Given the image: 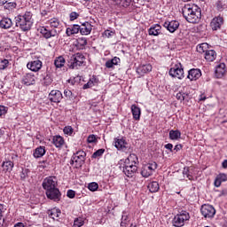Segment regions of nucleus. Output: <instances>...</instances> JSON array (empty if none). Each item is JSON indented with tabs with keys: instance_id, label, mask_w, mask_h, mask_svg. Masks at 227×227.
<instances>
[{
	"instance_id": "41",
	"label": "nucleus",
	"mask_w": 227,
	"mask_h": 227,
	"mask_svg": "<svg viewBox=\"0 0 227 227\" xmlns=\"http://www.w3.org/2000/svg\"><path fill=\"white\" fill-rule=\"evenodd\" d=\"M129 215L127 213L123 212L122 216H121V227H127L129 226Z\"/></svg>"
},
{
	"instance_id": "24",
	"label": "nucleus",
	"mask_w": 227,
	"mask_h": 227,
	"mask_svg": "<svg viewBox=\"0 0 227 227\" xmlns=\"http://www.w3.org/2000/svg\"><path fill=\"white\" fill-rule=\"evenodd\" d=\"M160 29H162V27H160V25L159 24L153 25L148 29V35L150 36H159V35H160Z\"/></svg>"
},
{
	"instance_id": "54",
	"label": "nucleus",
	"mask_w": 227,
	"mask_h": 227,
	"mask_svg": "<svg viewBox=\"0 0 227 227\" xmlns=\"http://www.w3.org/2000/svg\"><path fill=\"white\" fill-rule=\"evenodd\" d=\"M90 82L92 83V86H97V84L99 82L98 78H97L95 75L90 78Z\"/></svg>"
},
{
	"instance_id": "52",
	"label": "nucleus",
	"mask_w": 227,
	"mask_h": 227,
	"mask_svg": "<svg viewBox=\"0 0 227 227\" xmlns=\"http://www.w3.org/2000/svg\"><path fill=\"white\" fill-rule=\"evenodd\" d=\"M64 95L66 98H67L69 100L74 98V94L72 93V90L66 89L64 90Z\"/></svg>"
},
{
	"instance_id": "57",
	"label": "nucleus",
	"mask_w": 227,
	"mask_h": 227,
	"mask_svg": "<svg viewBox=\"0 0 227 227\" xmlns=\"http://www.w3.org/2000/svg\"><path fill=\"white\" fill-rule=\"evenodd\" d=\"M67 196V198H70L71 200H73V198H75V191L68 190Z\"/></svg>"
},
{
	"instance_id": "3",
	"label": "nucleus",
	"mask_w": 227,
	"mask_h": 227,
	"mask_svg": "<svg viewBox=\"0 0 227 227\" xmlns=\"http://www.w3.org/2000/svg\"><path fill=\"white\" fill-rule=\"evenodd\" d=\"M86 63V57L82 53H75L69 57L67 60V67L71 70H78L79 67H82Z\"/></svg>"
},
{
	"instance_id": "45",
	"label": "nucleus",
	"mask_w": 227,
	"mask_h": 227,
	"mask_svg": "<svg viewBox=\"0 0 227 227\" xmlns=\"http://www.w3.org/2000/svg\"><path fill=\"white\" fill-rule=\"evenodd\" d=\"M106 152V149H98L92 154V159H97L98 157H102L104 155V153Z\"/></svg>"
},
{
	"instance_id": "12",
	"label": "nucleus",
	"mask_w": 227,
	"mask_h": 227,
	"mask_svg": "<svg viewBox=\"0 0 227 227\" xmlns=\"http://www.w3.org/2000/svg\"><path fill=\"white\" fill-rule=\"evenodd\" d=\"M41 35L43 36V38H45L46 40H49V38H52L54 36H58V35H59L58 33V30H56V28H52L51 30L47 29V27H42L39 29Z\"/></svg>"
},
{
	"instance_id": "32",
	"label": "nucleus",
	"mask_w": 227,
	"mask_h": 227,
	"mask_svg": "<svg viewBox=\"0 0 227 227\" xmlns=\"http://www.w3.org/2000/svg\"><path fill=\"white\" fill-rule=\"evenodd\" d=\"M45 155V147L39 146L34 152V157L35 159H40V157H43Z\"/></svg>"
},
{
	"instance_id": "26",
	"label": "nucleus",
	"mask_w": 227,
	"mask_h": 227,
	"mask_svg": "<svg viewBox=\"0 0 227 227\" xmlns=\"http://www.w3.org/2000/svg\"><path fill=\"white\" fill-rule=\"evenodd\" d=\"M205 59L209 62L215 61V58H217V53L214 50H207L204 53Z\"/></svg>"
},
{
	"instance_id": "15",
	"label": "nucleus",
	"mask_w": 227,
	"mask_h": 227,
	"mask_svg": "<svg viewBox=\"0 0 227 227\" xmlns=\"http://www.w3.org/2000/svg\"><path fill=\"white\" fill-rule=\"evenodd\" d=\"M224 24V19L221 16L215 17L210 22V27L213 31H217Z\"/></svg>"
},
{
	"instance_id": "44",
	"label": "nucleus",
	"mask_w": 227,
	"mask_h": 227,
	"mask_svg": "<svg viewBox=\"0 0 227 227\" xmlns=\"http://www.w3.org/2000/svg\"><path fill=\"white\" fill-rule=\"evenodd\" d=\"M73 226L74 227L84 226V220H82V218H81V217H78V218L74 219Z\"/></svg>"
},
{
	"instance_id": "64",
	"label": "nucleus",
	"mask_w": 227,
	"mask_h": 227,
	"mask_svg": "<svg viewBox=\"0 0 227 227\" xmlns=\"http://www.w3.org/2000/svg\"><path fill=\"white\" fill-rule=\"evenodd\" d=\"M14 227H24V223H18L14 225Z\"/></svg>"
},
{
	"instance_id": "23",
	"label": "nucleus",
	"mask_w": 227,
	"mask_h": 227,
	"mask_svg": "<svg viewBox=\"0 0 227 227\" xmlns=\"http://www.w3.org/2000/svg\"><path fill=\"white\" fill-rule=\"evenodd\" d=\"M91 29H93V26L90 25V22L86 21L82 24L80 27L81 35H90L91 33Z\"/></svg>"
},
{
	"instance_id": "37",
	"label": "nucleus",
	"mask_w": 227,
	"mask_h": 227,
	"mask_svg": "<svg viewBox=\"0 0 227 227\" xmlns=\"http://www.w3.org/2000/svg\"><path fill=\"white\" fill-rule=\"evenodd\" d=\"M180 136H182V132L180 130H173L171 129L169 131V138L172 139L173 141H176V139H180Z\"/></svg>"
},
{
	"instance_id": "36",
	"label": "nucleus",
	"mask_w": 227,
	"mask_h": 227,
	"mask_svg": "<svg viewBox=\"0 0 227 227\" xmlns=\"http://www.w3.org/2000/svg\"><path fill=\"white\" fill-rule=\"evenodd\" d=\"M65 62H66L65 58H63L62 56H59L55 59L54 65L56 68H62V67H65Z\"/></svg>"
},
{
	"instance_id": "1",
	"label": "nucleus",
	"mask_w": 227,
	"mask_h": 227,
	"mask_svg": "<svg viewBox=\"0 0 227 227\" xmlns=\"http://www.w3.org/2000/svg\"><path fill=\"white\" fill-rule=\"evenodd\" d=\"M15 27H19L22 33H27L31 31L35 20L33 19V12L31 11H26L18 14L14 18Z\"/></svg>"
},
{
	"instance_id": "49",
	"label": "nucleus",
	"mask_w": 227,
	"mask_h": 227,
	"mask_svg": "<svg viewBox=\"0 0 227 227\" xmlns=\"http://www.w3.org/2000/svg\"><path fill=\"white\" fill-rule=\"evenodd\" d=\"M64 134H67V136H72L74 134V129L72 126H66L64 128Z\"/></svg>"
},
{
	"instance_id": "21",
	"label": "nucleus",
	"mask_w": 227,
	"mask_h": 227,
	"mask_svg": "<svg viewBox=\"0 0 227 227\" xmlns=\"http://www.w3.org/2000/svg\"><path fill=\"white\" fill-rule=\"evenodd\" d=\"M149 72H152V65L150 64L141 65L137 68L138 75H145V74H149Z\"/></svg>"
},
{
	"instance_id": "50",
	"label": "nucleus",
	"mask_w": 227,
	"mask_h": 227,
	"mask_svg": "<svg viewBox=\"0 0 227 227\" xmlns=\"http://www.w3.org/2000/svg\"><path fill=\"white\" fill-rule=\"evenodd\" d=\"M122 0H111V4L114 8H121Z\"/></svg>"
},
{
	"instance_id": "47",
	"label": "nucleus",
	"mask_w": 227,
	"mask_h": 227,
	"mask_svg": "<svg viewBox=\"0 0 227 227\" xmlns=\"http://www.w3.org/2000/svg\"><path fill=\"white\" fill-rule=\"evenodd\" d=\"M216 6V10H218V12H223V10H224V7L226 6V4H224V3H223V1L218 0L215 4Z\"/></svg>"
},
{
	"instance_id": "43",
	"label": "nucleus",
	"mask_w": 227,
	"mask_h": 227,
	"mask_svg": "<svg viewBox=\"0 0 227 227\" xmlns=\"http://www.w3.org/2000/svg\"><path fill=\"white\" fill-rule=\"evenodd\" d=\"M42 83L43 86H51V84H52V77H51V74H46L43 77Z\"/></svg>"
},
{
	"instance_id": "5",
	"label": "nucleus",
	"mask_w": 227,
	"mask_h": 227,
	"mask_svg": "<svg viewBox=\"0 0 227 227\" xmlns=\"http://www.w3.org/2000/svg\"><path fill=\"white\" fill-rule=\"evenodd\" d=\"M86 160V153L84 151H78L74 153L70 160L71 165H74V168L79 169V168H82L84 161Z\"/></svg>"
},
{
	"instance_id": "28",
	"label": "nucleus",
	"mask_w": 227,
	"mask_h": 227,
	"mask_svg": "<svg viewBox=\"0 0 227 227\" xmlns=\"http://www.w3.org/2000/svg\"><path fill=\"white\" fill-rule=\"evenodd\" d=\"M131 113L133 114L134 120L139 121L141 119V108H139L137 106H131Z\"/></svg>"
},
{
	"instance_id": "34",
	"label": "nucleus",
	"mask_w": 227,
	"mask_h": 227,
	"mask_svg": "<svg viewBox=\"0 0 227 227\" xmlns=\"http://www.w3.org/2000/svg\"><path fill=\"white\" fill-rule=\"evenodd\" d=\"M148 189L150 192H157L160 187L159 186V183L157 181H153L149 183Z\"/></svg>"
},
{
	"instance_id": "7",
	"label": "nucleus",
	"mask_w": 227,
	"mask_h": 227,
	"mask_svg": "<svg viewBox=\"0 0 227 227\" xmlns=\"http://www.w3.org/2000/svg\"><path fill=\"white\" fill-rule=\"evenodd\" d=\"M200 212L206 219H212L215 215V208L212 205L204 204L201 206Z\"/></svg>"
},
{
	"instance_id": "13",
	"label": "nucleus",
	"mask_w": 227,
	"mask_h": 227,
	"mask_svg": "<svg viewBox=\"0 0 227 227\" xmlns=\"http://www.w3.org/2000/svg\"><path fill=\"white\" fill-rule=\"evenodd\" d=\"M21 82L25 86H33L36 82V76L31 73L25 74L21 79Z\"/></svg>"
},
{
	"instance_id": "27",
	"label": "nucleus",
	"mask_w": 227,
	"mask_h": 227,
	"mask_svg": "<svg viewBox=\"0 0 227 227\" xmlns=\"http://www.w3.org/2000/svg\"><path fill=\"white\" fill-rule=\"evenodd\" d=\"M81 32V26L79 25H73L72 27H69L66 30V35L68 36H72V35H77V33Z\"/></svg>"
},
{
	"instance_id": "11",
	"label": "nucleus",
	"mask_w": 227,
	"mask_h": 227,
	"mask_svg": "<svg viewBox=\"0 0 227 227\" xmlns=\"http://www.w3.org/2000/svg\"><path fill=\"white\" fill-rule=\"evenodd\" d=\"M46 196L48 200H52V201H59L61 200V192L58 188H52L46 191Z\"/></svg>"
},
{
	"instance_id": "59",
	"label": "nucleus",
	"mask_w": 227,
	"mask_h": 227,
	"mask_svg": "<svg viewBox=\"0 0 227 227\" xmlns=\"http://www.w3.org/2000/svg\"><path fill=\"white\" fill-rule=\"evenodd\" d=\"M7 110L4 106H0V116H4V114H6Z\"/></svg>"
},
{
	"instance_id": "39",
	"label": "nucleus",
	"mask_w": 227,
	"mask_h": 227,
	"mask_svg": "<svg viewBox=\"0 0 227 227\" xmlns=\"http://www.w3.org/2000/svg\"><path fill=\"white\" fill-rule=\"evenodd\" d=\"M3 168L4 171H8L9 173L13 169V161L8 160L3 163Z\"/></svg>"
},
{
	"instance_id": "48",
	"label": "nucleus",
	"mask_w": 227,
	"mask_h": 227,
	"mask_svg": "<svg viewBox=\"0 0 227 227\" xmlns=\"http://www.w3.org/2000/svg\"><path fill=\"white\" fill-rule=\"evenodd\" d=\"M88 189L90 191H91L92 192H95V191H97L98 189V184L93 182V183H90L88 185Z\"/></svg>"
},
{
	"instance_id": "25",
	"label": "nucleus",
	"mask_w": 227,
	"mask_h": 227,
	"mask_svg": "<svg viewBox=\"0 0 227 227\" xmlns=\"http://www.w3.org/2000/svg\"><path fill=\"white\" fill-rule=\"evenodd\" d=\"M13 26V21L10 18H3L0 20V27L1 29H10Z\"/></svg>"
},
{
	"instance_id": "35",
	"label": "nucleus",
	"mask_w": 227,
	"mask_h": 227,
	"mask_svg": "<svg viewBox=\"0 0 227 227\" xmlns=\"http://www.w3.org/2000/svg\"><path fill=\"white\" fill-rule=\"evenodd\" d=\"M207 51H208V43H202L197 45V52H200V54H205Z\"/></svg>"
},
{
	"instance_id": "29",
	"label": "nucleus",
	"mask_w": 227,
	"mask_h": 227,
	"mask_svg": "<svg viewBox=\"0 0 227 227\" xmlns=\"http://www.w3.org/2000/svg\"><path fill=\"white\" fill-rule=\"evenodd\" d=\"M121 59L118 57H114L112 59H109L106 62L105 66L106 68H114L116 65H120Z\"/></svg>"
},
{
	"instance_id": "60",
	"label": "nucleus",
	"mask_w": 227,
	"mask_h": 227,
	"mask_svg": "<svg viewBox=\"0 0 227 227\" xmlns=\"http://www.w3.org/2000/svg\"><path fill=\"white\" fill-rule=\"evenodd\" d=\"M93 84L91 83V82L89 80V82H87V83H85L84 85H83V90H89V88H93Z\"/></svg>"
},
{
	"instance_id": "46",
	"label": "nucleus",
	"mask_w": 227,
	"mask_h": 227,
	"mask_svg": "<svg viewBox=\"0 0 227 227\" xmlns=\"http://www.w3.org/2000/svg\"><path fill=\"white\" fill-rule=\"evenodd\" d=\"M9 63L10 61H8V59H6L0 60V70H4L5 68H8Z\"/></svg>"
},
{
	"instance_id": "22",
	"label": "nucleus",
	"mask_w": 227,
	"mask_h": 227,
	"mask_svg": "<svg viewBox=\"0 0 227 227\" xmlns=\"http://www.w3.org/2000/svg\"><path fill=\"white\" fill-rule=\"evenodd\" d=\"M88 45V39L86 37H79L76 39L75 47L78 51H84Z\"/></svg>"
},
{
	"instance_id": "8",
	"label": "nucleus",
	"mask_w": 227,
	"mask_h": 227,
	"mask_svg": "<svg viewBox=\"0 0 227 227\" xmlns=\"http://www.w3.org/2000/svg\"><path fill=\"white\" fill-rule=\"evenodd\" d=\"M43 187L45 191L56 189V187H58V178H56V176L46 177L43 182Z\"/></svg>"
},
{
	"instance_id": "17",
	"label": "nucleus",
	"mask_w": 227,
	"mask_h": 227,
	"mask_svg": "<svg viewBox=\"0 0 227 227\" xmlns=\"http://www.w3.org/2000/svg\"><path fill=\"white\" fill-rule=\"evenodd\" d=\"M114 145L117 150H121L122 152L127 151L129 148V144L123 138H114Z\"/></svg>"
},
{
	"instance_id": "19",
	"label": "nucleus",
	"mask_w": 227,
	"mask_h": 227,
	"mask_svg": "<svg viewBox=\"0 0 227 227\" xmlns=\"http://www.w3.org/2000/svg\"><path fill=\"white\" fill-rule=\"evenodd\" d=\"M42 61L41 60H34L30 61L27 64V67L28 70H31V72H39L42 69Z\"/></svg>"
},
{
	"instance_id": "62",
	"label": "nucleus",
	"mask_w": 227,
	"mask_h": 227,
	"mask_svg": "<svg viewBox=\"0 0 227 227\" xmlns=\"http://www.w3.org/2000/svg\"><path fill=\"white\" fill-rule=\"evenodd\" d=\"M166 150H169V152H173V144L165 145Z\"/></svg>"
},
{
	"instance_id": "9",
	"label": "nucleus",
	"mask_w": 227,
	"mask_h": 227,
	"mask_svg": "<svg viewBox=\"0 0 227 227\" xmlns=\"http://www.w3.org/2000/svg\"><path fill=\"white\" fill-rule=\"evenodd\" d=\"M169 75L171 77H176L177 79H182L184 77V67H182L181 63H177L174 67L170 68Z\"/></svg>"
},
{
	"instance_id": "18",
	"label": "nucleus",
	"mask_w": 227,
	"mask_h": 227,
	"mask_svg": "<svg viewBox=\"0 0 227 227\" xmlns=\"http://www.w3.org/2000/svg\"><path fill=\"white\" fill-rule=\"evenodd\" d=\"M201 77V70L199 68H192L188 71L187 79L190 81H198Z\"/></svg>"
},
{
	"instance_id": "38",
	"label": "nucleus",
	"mask_w": 227,
	"mask_h": 227,
	"mask_svg": "<svg viewBox=\"0 0 227 227\" xmlns=\"http://www.w3.org/2000/svg\"><path fill=\"white\" fill-rule=\"evenodd\" d=\"M49 24H50L51 27L58 28V27H59V26H61V21H59V19H58V18H51L49 20Z\"/></svg>"
},
{
	"instance_id": "63",
	"label": "nucleus",
	"mask_w": 227,
	"mask_h": 227,
	"mask_svg": "<svg viewBox=\"0 0 227 227\" xmlns=\"http://www.w3.org/2000/svg\"><path fill=\"white\" fill-rule=\"evenodd\" d=\"M174 150L176 152H180V150H182V145H176L175 147H174Z\"/></svg>"
},
{
	"instance_id": "51",
	"label": "nucleus",
	"mask_w": 227,
	"mask_h": 227,
	"mask_svg": "<svg viewBox=\"0 0 227 227\" xmlns=\"http://www.w3.org/2000/svg\"><path fill=\"white\" fill-rule=\"evenodd\" d=\"M79 17H80V15L76 12H72L69 14V19H70L71 21L77 20V19H79Z\"/></svg>"
},
{
	"instance_id": "53",
	"label": "nucleus",
	"mask_w": 227,
	"mask_h": 227,
	"mask_svg": "<svg viewBox=\"0 0 227 227\" xmlns=\"http://www.w3.org/2000/svg\"><path fill=\"white\" fill-rule=\"evenodd\" d=\"M132 3V0H122L121 3V8H129L130 6V4Z\"/></svg>"
},
{
	"instance_id": "55",
	"label": "nucleus",
	"mask_w": 227,
	"mask_h": 227,
	"mask_svg": "<svg viewBox=\"0 0 227 227\" xmlns=\"http://www.w3.org/2000/svg\"><path fill=\"white\" fill-rule=\"evenodd\" d=\"M176 98H177L178 100H180V102H184V100H185V94L182 93V92H178L176 96Z\"/></svg>"
},
{
	"instance_id": "40",
	"label": "nucleus",
	"mask_w": 227,
	"mask_h": 227,
	"mask_svg": "<svg viewBox=\"0 0 227 227\" xmlns=\"http://www.w3.org/2000/svg\"><path fill=\"white\" fill-rule=\"evenodd\" d=\"M48 214L51 219H57V217H59L61 215V211L58 210L57 208H53L50 210Z\"/></svg>"
},
{
	"instance_id": "4",
	"label": "nucleus",
	"mask_w": 227,
	"mask_h": 227,
	"mask_svg": "<svg viewBox=\"0 0 227 227\" xmlns=\"http://www.w3.org/2000/svg\"><path fill=\"white\" fill-rule=\"evenodd\" d=\"M191 219V215L187 211H181L179 214L174 216L172 224L175 227H182L185 225V223Z\"/></svg>"
},
{
	"instance_id": "20",
	"label": "nucleus",
	"mask_w": 227,
	"mask_h": 227,
	"mask_svg": "<svg viewBox=\"0 0 227 227\" xmlns=\"http://www.w3.org/2000/svg\"><path fill=\"white\" fill-rule=\"evenodd\" d=\"M215 75L216 79H223L226 75V65L224 63H221L216 67Z\"/></svg>"
},
{
	"instance_id": "16",
	"label": "nucleus",
	"mask_w": 227,
	"mask_h": 227,
	"mask_svg": "<svg viewBox=\"0 0 227 227\" xmlns=\"http://www.w3.org/2000/svg\"><path fill=\"white\" fill-rule=\"evenodd\" d=\"M163 27L168 29L169 33H175V31L180 27V22L177 20L165 21L163 23Z\"/></svg>"
},
{
	"instance_id": "31",
	"label": "nucleus",
	"mask_w": 227,
	"mask_h": 227,
	"mask_svg": "<svg viewBox=\"0 0 227 227\" xmlns=\"http://www.w3.org/2000/svg\"><path fill=\"white\" fill-rule=\"evenodd\" d=\"M227 181V176L226 174H219L215 179V187H221V184H223V182H226Z\"/></svg>"
},
{
	"instance_id": "10",
	"label": "nucleus",
	"mask_w": 227,
	"mask_h": 227,
	"mask_svg": "<svg viewBox=\"0 0 227 227\" xmlns=\"http://www.w3.org/2000/svg\"><path fill=\"white\" fill-rule=\"evenodd\" d=\"M123 173L128 178H132L137 173V166L129 163H124Z\"/></svg>"
},
{
	"instance_id": "61",
	"label": "nucleus",
	"mask_w": 227,
	"mask_h": 227,
	"mask_svg": "<svg viewBox=\"0 0 227 227\" xmlns=\"http://www.w3.org/2000/svg\"><path fill=\"white\" fill-rule=\"evenodd\" d=\"M104 35H105V36H106V38H111V36H113L114 35V32L109 31V30H106Z\"/></svg>"
},
{
	"instance_id": "33",
	"label": "nucleus",
	"mask_w": 227,
	"mask_h": 227,
	"mask_svg": "<svg viewBox=\"0 0 227 227\" xmlns=\"http://www.w3.org/2000/svg\"><path fill=\"white\" fill-rule=\"evenodd\" d=\"M138 162L137 155L132 153L129 154V157L125 160L124 164H136Z\"/></svg>"
},
{
	"instance_id": "2",
	"label": "nucleus",
	"mask_w": 227,
	"mask_h": 227,
	"mask_svg": "<svg viewBox=\"0 0 227 227\" xmlns=\"http://www.w3.org/2000/svg\"><path fill=\"white\" fill-rule=\"evenodd\" d=\"M182 14L190 24H198L201 20V9L198 6L185 4L182 8Z\"/></svg>"
},
{
	"instance_id": "6",
	"label": "nucleus",
	"mask_w": 227,
	"mask_h": 227,
	"mask_svg": "<svg viewBox=\"0 0 227 227\" xmlns=\"http://www.w3.org/2000/svg\"><path fill=\"white\" fill-rule=\"evenodd\" d=\"M157 169V162L152 161L142 167L141 175L144 178H148L153 175V171Z\"/></svg>"
},
{
	"instance_id": "58",
	"label": "nucleus",
	"mask_w": 227,
	"mask_h": 227,
	"mask_svg": "<svg viewBox=\"0 0 227 227\" xmlns=\"http://www.w3.org/2000/svg\"><path fill=\"white\" fill-rule=\"evenodd\" d=\"M87 141L88 143H95V141H97V137H95V135H90Z\"/></svg>"
},
{
	"instance_id": "14",
	"label": "nucleus",
	"mask_w": 227,
	"mask_h": 227,
	"mask_svg": "<svg viewBox=\"0 0 227 227\" xmlns=\"http://www.w3.org/2000/svg\"><path fill=\"white\" fill-rule=\"evenodd\" d=\"M50 102L59 104L63 99V94L59 90H51L48 96Z\"/></svg>"
},
{
	"instance_id": "42",
	"label": "nucleus",
	"mask_w": 227,
	"mask_h": 227,
	"mask_svg": "<svg viewBox=\"0 0 227 227\" xmlns=\"http://www.w3.org/2000/svg\"><path fill=\"white\" fill-rule=\"evenodd\" d=\"M4 8L5 10H15L17 8V3L7 0V3L4 4Z\"/></svg>"
},
{
	"instance_id": "30",
	"label": "nucleus",
	"mask_w": 227,
	"mask_h": 227,
	"mask_svg": "<svg viewBox=\"0 0 227 227\" xmlns=\"http://www.w3.org/2000/svg\"><path fill=\"white\" fill-rule=\"evenodd\" d=\"M52 143L56 148H61L65 145V139L61 136H55L52 138Z\"/></svg>"
},
{
	"instance_id": "56",
	"label": "nucleus",
	"mask_w": 227,
	"mask_h": 227,
	"mask_svg": "<svg viewBox=\"0 0 227 227\" xmlns=\"http://www.w3.org/2000/svg\"><path fill=\"white\" fill-rule=\"evenodd\" d=\"M27 173L28 170L27 169H22V171L20 172V178L21 180H26V178H27Z\"/></svg>"
}]
</instances>
